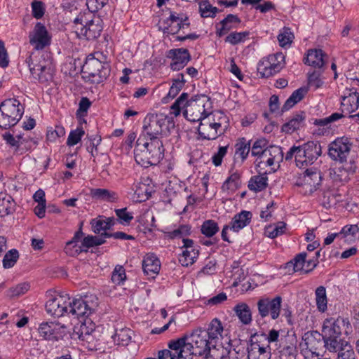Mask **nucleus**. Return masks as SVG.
Masks as SVG:
<instances>
[{"label":"nucleus","instance_id":"obj_29","mask_svg":"<svg viewBox=\"0 0 359 359\" xmlns=\"http://www.w3.org/2000/svg\"><path fill=\"white\" fill-rule=\"evenodd\" d=\"M323 52L320 49L309 50L304 58V64L315 68H320L324 65Z\"/></svg>","mask_w":359,"mask_h":359},{"label":"nucleus","instance_id":"obj_11","mask_svg":"<svg viewBox=\"0 0 359 359\" xmlns=\"http://www.w3.org/2000/svg\"><path fill=\"white\" fill-rule=\"evenodd\" d=\"M282 298L276 296L273 299L261 298L257 303L258 313L262 318L270 316L272 320H276L280 313Z\"/></svg>","mask_w":359,"mask_h":359},{"label":"nucleus","instance_id":"obj_60","mask_svg":"<svg viewBox=\"0 0 359 359\" xmlns=\"http://www.w3.org/2000/svg\"><path fill=\"white\" fill-rule=\"evenodd\" d=\"M65 252L67 255L71 257H75L82 252H87V250L84 249L82 245L79 246L76 243H73L72 242H67L65 247Z\"/></svg>","mask_w":359,"mask_h":359},{"label":"nucleus","instance_id":"obj_40","mask_svg":"<svg viewBox=\"0 0 359 359\" xmlns=\"http://www.w3.org/2000/svg\"><path fill=\"white\" fill-rule=\"evenodd\" d=\"M306 90L304 88H300L294 90L285 102L282 107V111H285L291 109L295 104L300 102L304 97Z\"/></svg>","mask_w":359,"mask_h":359},{"label":"nucleus","instance_id":"obj_22","mask_svg":"<svg viewBox=\"0 0 359 359\" xmlns=\"http://www.w3.org/2000/svg\"><path fill=\"white\" fill-rule=\"evenodd\" d=\"M198 135L203 140H214L219 136L222 135L221 131L217 130L216 126H213L210 118L205 116L204 118L200 122L198 127Z\"/></svg>","mask_w":359,"mask_h":359},{"label":"nucleus","instance_id":"obj_53","mask_svg":"<svg viewBox=\"0 0 359 359\" xmlns=\"http://www.w3.org/2000/svg\"><path fill=\"white\" fill-rule=\"evenodd\" d=\"M19 258L18 251L12 249L6 253L3 259V266L5 269L13 267Z\"/></svg>","mask_w":359,"mask_h":359},{"label":"nucleus","instance_id":"obj_13","mask_svg":"<svg viewBox=\"0 0 359 359\" xmlns=\"http://www.w3.org/2000/svg\"><path fill=\"white\" fill-rule=\"evenodd\" d=\"M351 147L352 143L348 137H338L329 145L328 155L334 161L346 162Z\"/></svg>","mask_w":359,"mask_h":359},{"label":"nucleus","instance_id":"obj_50","mask_svg":"<svg viewBox=\"0 0 359 359\" xmlns=\"http://www.w3.org/2000/svg\"><path fill=\"white\" fill-rule=\"evenodd\" d=\"M104 233H102L100 236H88L83 238L82 241V246L84 249H88L91 247L100 245L105 243V237L103 235Z\"/></svg>","mask_w":359,"mask_h":359},{"label":"nucleus","instance_id":"obj_51","mask_svg":"<svg viewBox=\"0 0 359 359\" xmlns=\"http://www.w3.org/2000/svg\"><path fill=\"white\" fill-rule=\"evenodd\" d=\"M249 35L250 32L247 31L242 32H232L226 36L224 41L226 43L235 46L244 42Z\"/></svg>","mask_w":359,"mask_h":359},{"label":"nucleus","instance_id":"obj_18","mask_svg":"<svg viewBox=\"0 0 359 359\" xmlns=\"http://www.w3.org/2000/svg\"><path fill=\"white\" fill-rule=\"evenodd\" d=\"M97 305V302L91 301L89 304L88 300L83 299L70 300L68 315H72L77 318L88 316L95 310Z\"/></svg>","mask_w":359,"mask_h":359},{"label":"nucleus","instance_id":"obj_10","mask_svg":"<svg viewBox=\"0 0 359 359\" xmlns=\"http://www.w3.org/2000/svg\"><path fill=\"white\" fill-rule=\"evenodd\" d=\"M165 126V119L160 118L157 115L147 116L144 120L143 130L140 135L141 141L144 142L146 137L163 138V127Z\"/></svg>","mask_w":359,"mask_h":359},{"label":"nucleus","instance_id":"obj_63","mask_svg":"<svg viewBox=\"0 0 359 359\" xmlns=\"http://www.w3.org/2000/svg\"><path fill=\"white\" fill-rule=\"evenodd\" d=\"M116 215L118 217V219L119 220V223L123 225H128L130 223V222L133 219V216L131 213L127 212V209L121 208V209H116L115 210Z\"/></svg>","mask_w":359,"mask_h":359},{"label":"nucleus","instance_id":"obj_3","mask_svg":"<svg viewBox=\"0 0 359 359\" xmlns=\"http://www.w3.org/2000/svg\"><path fill=\"white\" fill-rule=\"evenodd\" d=\"M26 62L32 76L40 83H46L53 79V68L51 62L46 60L44 53L33 52L27 58Z\"/></svg>","mask_w":359,"mask_h":359},{"label":"nucleus","instance_id":"obj_14","mask_svg":"<svg viewBox=\"0 0 359 359\" xmlns=\"http://www.w3.org/2000/svg\"><path fill=\"white\" fill-rule=\"evenodd\" d=\"M259 336L255 334L251 337L250 344L248 347L247 359H270L271 348L269 344L262 343Z\"/></svg>","mask_w":359,"mask_h":359},{"label":"nucleus","instance_id":"obj_41","mask_svg":"<svg viewBox=\"0 0 359 359\" xmlns=\"http://www.w3.org/2000/svg\"><path fill=\"white\" fill-rule=\"evenodd\" d=\"M316 302L318 311L324 313L327 309V299L326 289L324 286H319L316 288Z\"/></svg>","mask_w":359,"mask_h":359},{"label":"nucleus","instance_id":"obj_30","mask_svg":"<svg viewBox=\"0 0 359 359\" xmlns=\"http://www.w3.org/2000/svg\"><path fill=\"white\" fill-rule=\"evenodd\" d=\"M235 315L239 319V321L245 325H250L252 320V311L250 306L244 302L237 304L233 307Z\"/></svg>","mask_w":359,"mask_h":359},{"label":"nucleus","instance_id":"obj_23","mask_svg":"<svg viewBox=\"0 0 359 359\" xmlns=\"http://www.w3.org/2000/svg\"><path fill=\"white\" fill-rule=\"evenodd\" d=\"M342 112L351 114L356 111L359 107V94L356 90H350L348 95L344 94L341 102Z\"/></svg>","mask_w":359,"mask_h":359},{"label":"nucleus","instance_id":"obj_45","mask_svg":"<svg viewBox=\"0 0 359 359\" xmlns=\"http://www.w3.org/2000/svg\"><path fill=\"white\" fill-rule=\"evenodd\" d=\"M322 339L326 349L330 352H338L344 347L341 336H332L330 338L322 337Z\"/></svg>","mask_w":359,"mask_h":359},{"label":"nucleus","instance_id":"obj_25","mask_svg":"<svg viewBox=\"0 0 359 359\" xmlns=\"http://www.w3.org/2000/svg\"><path fill=\"white\" fill-rule=\"evenodd\" d=\"M284 64L272 63L262 59L257 65V72L262 78H269L279 72L283 67Z\"/></svg>","mask_w":359,"mask_h":359},{"label":"nucleus","instance_id":"obj_47","mask_svg":"<svg viewBox=\"0 0 359 359\" xmlns=\"http://www.w3.org/2000/svg\"><path fill=\"white\" fill-rule=\"evenodd\" d=\"M306 253L302 252L297 255L293 259L287 263V267H292V270L295 272L303 271L304 273L305 262Z\"/></svg>","mask_w":359,"mask_h":359},{"label":"nucleus","instance_id":"obj_9","mask_svg":"<svg viewBox=\"0 0 359 359\" xmlns=\"http://www.w3.org/2000/svg\"><path fill=\"white\" fill-rule=\"evenodd\" d=\"M297 158L300 168L313 164L322 154V147L318 141H309L299 145Z\"/></svg>","mask_w":359,"mask_h":359},{"label":"nucleus","instance_id":"obj_1","mask_svg":"<svg viewBox=\"0 0 359 359\" xmlns=\"http://www.w3.org/2000/svg\"><path fill=\"white\" fill-rule=\"evenodd\" d=\"M144 142L139 137L135 149V159L137 164L148 168L156 165L164 156V147L162 140L146 137Z\"/></svg>","mask_w":359,"mask_h":359},{"label":"nucleus","instance_id":"obj_49","mask_svg":"<svg viewBox=\"0 0 359 359\" xmlns=\"http://www.w3.org/2000/svg\"><path fill=\"white\" fill-rule=\"evenodd\" d=\"M269 142L264 139H258L253 143L251 149L252 156L258 157H264V153L266 150Z\"/></svg>","mask_w":359,"mask_h":359},{"label":"nucleus","instance_id":"obj_42","mask_svg":"<svg viewBox=\"0 0 359 359\" xmlns=\"http://www.w3.org/2000/svg\"><path fill=\"white\" fill-rule=\"evenodd\" d=\"M235 155L240 157L243 162L250 151V142L244 137L240 138L235 144Z\"/></svg>","mask_w":359,"mask_h":359},{"label":"nucleus","instance_id":"obj_28","mask_svg":"<svg viewBox=\"0 0 359 359\" xmlns=\"http://www.w3.org/2000/svg\"><path fill=\"white\" fill-rule=\"evenodd\" d=\"M252 216L251 212L246 210H243L240 213L236 214L232 219L230 229L235 232H238L250 224Z\"/></svg>","mask_w":359,"mask_h":359},{"label":"nucleus","instance_id":"obj_12","mask_svg":"<svg viewBox=\"0 0 359 359\" xmlns=\"http://www.w3.org/2000/svg\"><path fill=\"white\" fill-rule=\"evenodd\" d=\"M70 297L67 294L60 293L48 299L46 304V309L48 314L60 318L68 315Z\"/></svg>","mask_w":359,"mask_h":359},{"label":"nucleus","instance_id":"obj_44","mask_svg":"<svg viewBox=\"0 0 359 359\" xmlns=\"http://www.w3.org/2000/svg\"><path fill=\"white\" fill-rule=\"evenodd\" d=\"M322 334L318 331L308 332L304 334V340L307 348L316 349L321 344Z\"/></svg>","mask_w":359,"mask_h":359},{"label":"nucleus","instance_id":"obj_55","mask_svg":"<svg viewBox=\"0 0 359 359\" xmlns=\"http://www.w3.org/2000/svg\"><path fill=\"white\" fill-rule=\"evenodd\" d=\"M3 138L8 144L12 147H15L16 149H18L20 145H22L25 141L21 135H17L14 137L13 135L10 133H6L4 134Z\"/></svg>","mask_w":359,"mask_h":359},{"label":"nucleus","instance_id":"obj_56","mask_svg":"<svg viewBox=\"0 0 359 359\" xmlns=\"http://www.w3.org/2000/svg\"><path fill=\"white\" fill-rule=\"evenodd\" d=\"M293 39L294 35L288 27H284L278 36V40L281 47L290 45L292 42Z\"/></svg>","mask_w":359,"mask_h":359},{"label":"nucleus","instance_id":"obj_43","mask_svg":"<svg viewBox=\"0 0 359 359\" xmlns=\"http://www.w3.org/2000/svg\"><path fill=\"white\" fill-rule=\"evenodd\" d=\"M132 331L128 328L116 330L112 336L114 342L119 346H127L131 340Z\"/></svg>","mask_w":359,"mask_h":359},{"label":"nucleus","instance_id":"obj_58","mask_svg":"<svg viewBox=\"0 0 359 359\" xmlns=\"http://www.w3.org/2000/svg\"><path fill=\"white\" fill-rule=\"evenodd\" d=\"M344 115L342 113L335 112L332 114L330 116L323 118L316 119L313 123L319 126H327L332 123H334L340 118H343Z\"/></svg>","mask_w":359,"mask_h":359},{"label":"nucleus","instance_id":"obj_61","mask_svg":"<svg viewBox=\"0 0 359 359\" xmlns=\"http://www.w3.org/2000/svg\"><path fill=\"white\" fill-rule=\"evenodd\" d=\"M32 13L34 18L41 19L45 13V5L41 1L34 0L31 4Z\"/></svg>","mask_w":359,"mask_h":359},{"label":"nucleus","instance_id":"obj_31","mask_svg":"<svg viewBox=\"0 0 359 359\" xmlns=\"http://www.w3.org/2000/svg\"><path fill=\"white\" fill-rule=\"evenodd\" d=\"M305 117L304 111L295 114L288 122L283 125L281 130L286 133H292L304 126Z\"/></svg>","mask_w":359,"mask_h":359},{"label":"nucleus","instance_id":"obj_27","mask_svg":"<svg viewBox=\"0 0 359 359\" xmlns=\"http://www.w3.org/2000/svg\"><path fill=\"white\" fill-rule=\"evenodd\" d=\"M161 268L160 261L154 255H147L142 261L144 273L154 278L159 272Z\"/></svg>","mask_w":359,"mask_h":359},{"label":"nucleus","instance_id":"obj_20","mask_svg":"<svg viewBox=\"0 0 359 359\" xmlns=\"http://www.w3.org/2000/svg\"><path fill=\"white\" fill-rule=\"evenodd\" d=\"M166 56L172 60L170 66L173 71L183 69L191 60L189 50L182 48L168 50Z\"/></svg>","mask_w":359,"mask_h":359},{"label":"nucleus","instance_id":"obj_37","mask_svg":"<svg viewBox=\"0 0 359 359\" xmlns=\"http://www.w3.org/2000/svg\"><path fill=\"white\" fill-rule=\"evenodd\" d=\"M205 332L208 334V338L211 341H214V344H216L223 332V326L221 321L218 318L212 320L208 325V330H205Z\"/></svg>","mask_w":359,"mask_h":359},{"label":"nucleus","instance_id":"obj_57","mask_svg":"<svg viewBox=\"0 0 359 359\" xmlns=\"http://www.w3.org/2000/svg\"><path fill=\"white\" fill-rule=\"evenodd\" d=\"M92 229L94 233H100L102 231L107 232L108 230L107 226V223L105 222V217L99 216L95 219H93L90 222Z\"/></svg>","mask_w":359,"mask_h":359},{"label":"nucleus","instance_id":"obj_8","mask_svg":"<svg viewBox=\"0 0 359 359\" xmlns=\"http://www.w3.org/2000/svg\"><path fill=\"white\" fill-rule=\"evenodd\" d=\"M189 18L184 14L171 12L166 20H160L158 23V29L164 34H176L180 30L184 34V27H189Z\"/></svg>","mask_w":359,"mask_h":359},{"label":"nucleus","instance_id":"obj_34","mask_svg":"<svg viewBox=\"0 0 359 359\" xmlns=\"http://www.w3.org/2000/svg\"><path fill=\"white\" fill-rule=\"evenodd\" d=\"M57 330V325L53 322H45L40 324L38 329L40 337L47 340H57L55 331Z\"/></svg>","mask_w":359,"mask_h":359},{"label":"nucleus","instance_id":"obj_36","mask_svg":"<svg viewBox=\"0 0 359 359\" xmlns=\"http://www.w3.org/2000/svg\"><path fill=\"white\" fill-rule=\"evenodd\" d=\"M241 185V175L238 172L232 173L223 183L222 191L224 193H233Z\"/></svg>","mask_w":359,"mask_h":359},{"label":"nucleus","instance_id":"obj_54","mask_svg":"<svg viewBox=\"0 0 359 359\" xmlns=\"http://www.w3.org/2000/svg\"><path fill=\"white\" fill-rule=\"evenodd\" d=\"M191 226L188 224L180 225L177 229L168 232V236L171 239L176 238H184L185 236L190 235Z\"/></svg>","mask_w":359,"mask_h":359},{"label":"nucleus","instance_id":"obj_39","mask_svg":"<svg viewBox=\"0 0 359 359\" xmlns=\"http://www.w3.org/2000/svg\"><path fill=\"white\" fill-rule=\"evenodd\" d=\"M264 157H267L266 161L267 166L273 165L277 159L283 157L281 148L278 146L268 145L265 153H264Z\"/></svg>","mask_w":359,"mask_h":359},{"label":"nucleus","instance_id":"obj_46","mask_svg":"<svg viewBox=\"0 0 359 359\" xmlns=\"http://www.w3.org/2000/svg\"><path fill=\"white\" fill-rule=\"evenodd\" d=\"M286 230V224L284 222H278L273 225L267 226L265 229V234L271 238H275L283 234Z\"/></svg>","mask_w":359,"mask_h":359},{"label":"nucleus","instance_id":"obj_33","mask_svg":"<svg viewBox=\"0 0 359 359\" xmlns=\"http://www.w3.org/2000/svg\"><path fill=\"white\" fill-rule=\"evenodd\" d=\"M267 186L268 177L266 172L251 177L248 184V189L255 192L264 191Z\"/></svg>","mask_w":359,"mask_h":359},{"label":"nucleus","instance_id":"obj_48","mask_svg":"<svg viewBox=\"0 0 359 359\" xmlns=\"http://www.w3.org/2000/svg\"><path fill=\"white\" fill-rule=\"evenodd\" d=\"M219 226L216 222L212 219L205 220L201 225V231L208 238H210L219 231Z\"/></svg>","mask_w":359,"mask_h":359},{"label":"nucleus","instance_id":"obj_17","mask_svg":"<svg viewBox=\"0 0 359 359\" xmlns=\"http://www.w3.org/2000/svg\"><path fill=\"white\" fill-rule=\"evenodd\" d=\"M29 43L36 50H42L50 45V37L46 27L41 22H37L34 30L29 35Z\"/></svg>","mask_w":359,"mask_h":359},{"label":"nucleus","instance_id":"obj_15","mask_svg":"<svg viewBox=\"0 0 359 359\" xmlns=\"http://www.w3.org/2000/svg\"><path fill=\"white\" fill-rule=\"evenodd\" d=\"M348 325V321L341 317L326 318L323 323L322 337L341 336L345 327Z\"/></svg>","mask_w":359,"mask_h":359},{"label":"nucleus","instance_id":"obj_7","mask_svg":"<svg viewBox=\"0 0 359 359\" xmlns=\"http://www.w3.org/2000/svg\"><path fill=\"white\" fill-rule=\"evenodd\" d=\"M188 341L191 342L194 348L195 355H205L210 354L211 350L215 348L214 341L208 338V334L205 330H195L190 335H188Z\"/></svg>","mask_w":359,"mask_h":359},{"label":"nucleus","instance_id":"obj_26","mask_svg":"<svg viewBox=\"0 0 359 359\" xmlns=\"http://www.w3.org/2000/svg\"><path fill=\"white\" fill-rule=\"evenodd\" d=\"M208 118H210V121L212 122L213 126H216L217 130L221 131L222 135H224L229 127V118L222 111H216L212 112L208 111Z\"/></svg>","mask_w":359,"mask_h":359},{"label":"nucleus","instance_id":"obj_5","mask_svg":"<svg viewBox=\"0 0 359 359\" xmlns=\"http://www.w3.org/2000/svg\"><path fill=\"white\" fill-rule=\"evenodd\" d=\"M83 72L91 83H100L109 76L110 68L107 63L88 57L83 67Z\"/></svg>","mask_w":359,"mask_h":359},{"label":"nucleus","instance_id":"obj_64","mask_svg":"<svg viewBox=\"0 0 359 359\" xmlns=\"http://www.w3.org/2000/svg\"><path fill=\"white\" fill-rule=\"evenodd\" d=\"M338 359H355L353 349L347 343L338 351Z\"/></svg>","mask_w":359,"mask_h":359},{"label":"nucleus","instance_id":"obj_16","mask_svg":"<svg viewBox=\"0 0 359 359\" xmlns=\"http://www.w3.org/2000/svg\"><path fill=\"white\" fill-rule=\"evenodd\" d=\"M321 181V173L315 168L306 169L302 177L296 182V185L304 187L306 189V193L312 194Z\"/></svg>","mask_w":359,"mask_h":359},{"label":"nucleus","instance_id":"obj_2","mask_svg":"<svg viewBox=\"0 0 359 359\" xmlns=\"http://www.w3.org/2000/svg\"><path fill=\"white\" fill-rule=\"evenodd\" d=\"M75 32L79 39L94 40L102 31V20L90 12L80 13L74 19Z\"/></svg>","mask_w":359,"mask_h":359},{"label":"nucleus","instance_id":"obj_19","mask_svg":"<svg viewBox=\"0 0 359 359\" xmlns=\"http://www.w3.org/2000/svg\"><path fill=\"white\" fill-rule=\"evenodd\" d=\"M188 335L179 338L176 340L170 341L168 347L172 351H176L178 359H191V355H194V348L190 341L187 339Z\"/></svg>","mask_w":359,"mask_h":359},{"label":"nucleus","instance_id":"obj_6","mask_svg":"<svg viewBox=\"0 0 359 359\" xmlns=\"http://www.w3.org/2000/svg\"><path fill=\"white\" fill-rule=\"evenodd\" d=\"M211 108V102L206 95H201L194 100H189L184 111V116L191 122L200 121L208 115Z\"/></svg>","mask_w":359,"mask_h":359},{"label":"nucleus","instance_id":"obj_52","mask_svg":"<svg viewBox=\"0 0 359 359\" xmlns=\"http://www.w3.org/2000/svg\"><path fill=\"white\" fill-rule=\"evenodd\" d=\"M185 83V80L184 79L183 74H180L177 75V78L173 79L172 84L169 90L168 93V97L173 99L179 93L180 90L182 88Z\"/></svg>","mask_w":359,"mask_h":359},{"label":"nucleus","instance_id":"obj_59","mask_svg":"<svg viewBox=\"0 0 359 359\" xmlns=\"http://www.w3.org/2000/svg\"><path fill=\"white\" fill-rule=\"evenodd\" d=\"M65 135V128L61 126H56L55 128H50L47 130L46 137L48 141L54 142L57 138Z\"/></svg>","mask_w":359,"mask_h":359},{"label":"nucleus","instance_id":"obj_38","mask_svg":"<svg viewBox=\"0 0 359 359\" xmlns=\"http://www.w3.org/2000/svg\"><path fill=\"white\" fill-rule=\"evenodd\" d=\"M359 232L358 224H347L339 232L341 239L344 242H354L357 239V234Z\"/></svg>","mask_w":359,"mask_h":359},{"label":"nucleus","instance_id":"obj_24","mask_svg":"<svg viewBox=\"0 0 359 359\" xmlns=\"http://www.w3.org/2000/svg\"><path fill=\"white\" fill-rule=\"evenodd\" d=\"M241 23L240 18L236 15L229 14L216 26V34L221 37L232 29H235Z\"/></svg>","mask_w":359,"mask_h":359},{"label":"nucleus","instance_id":"obj_21","mask_svg":"<svg viewBox=\"0 0 359 359\" xmlns=\"http://www.w3.org/2000/svg\"><path fill=\"white\" fill-rule=\"evenodd\" d=\"M183 246L185 250L179 257V262L184 266L192 265L199 255V246H195L194 241L191 239L184 238Z\"/></svg>","mask_w":359,"mask_h":359},{"label":"nucleus","instance_id":"obj_4","mask_svg":"<svg viewBox=\"0 0 359 359\" xmlns=\"http://www.w3.org/2000/svg\"><path fill=\"white\" fill-rule=\"evenodd\" d=\"M24 108L19 100L7 99L0 104V128L8 129L21 119Z\"/></svg>","mask_w":359,"mask_h":359},{"label":"nucleus","instance_id":"obj_32","mask_svg":"<svg viewBox=\"0 0 359 359\" xmlns=\"http://www.w3.org/2000/svg\"><path fill=\"white\" fill-rule=\"evenodd\" d=\"M15 202L8 194H0V217H4L13 214L15 210Z\"/></svg>","mask_w":359,"mask_h":359},{"label":"nucleus","instance_id":"obj_62","mask_svg":"<svg viewBox=\"0 0 359 359\" xmlns=\"http://www.w3.org/2000/svg\"><path fill=\"white\" fill-rule=\"evenodd\" d=\"M84 133L85 132L81 128H77L76 130H72L67 138V144L68 146L76 145L81 141Z\"/></svg>","mask_w":359,"mask_h":359},{"label":"nucleus","instance_id":"obj_35","mask_svg":"<svg viewBox=\"0 0 359 359\" xmlns=\"http://www.w3.org/2000/svg\"><path fill=\"white\" fill-rule=\"evenodd\" d=\"M90 196L93 198L104 201L107 202H114L118 200V194L106 189H92Z\"/></svg>","mask_w":359,"mask_h":359}]
</instances>
